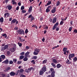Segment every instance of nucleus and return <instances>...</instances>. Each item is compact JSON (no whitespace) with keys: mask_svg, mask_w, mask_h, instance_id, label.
Listing matches in <instances>:
<instances>
[{"mask_svg":"<svg viewBox=\"0 0 77 77\" xmlns=\"http://www.w3.org/2000/svg\"><path fill=\"white\" fill-rule=\"evenodd\" d=\"M59 25V23L57 22L54 25V26H53V27L52 28V30H55V29H56V31H59V28L57 27Z\"/></svg>","mask_w":77,"mask_h":77,"instance_id":"obj_1","label":"nucleus"},{"mask_svg":"<svg viewBox=\"0 0 77 77\" xmlns=\"http://www.w3.org/2000/svg\"><path fill=\"white\" fill-rule=\"evenodd\" d=\"M17 32L19 35H22V34L23 35H24V30L19 29L17 30Z\"/></svg>","mask_w":77,"mask_h":77,"instance_id":"obj_2","label":"nucleus"},{"mask_svg":"<svg viewBox=\"0 0 77 77\" xmlns=\"http://www.w3.org/2000/svg\"><path fill=\"white\" fill-rule=\"evenodd\" d=\"M9 46V45H6L4 46V47H3L1 49V51H5V50L7 49L8 48V46Z\"/></svg>","mask_w":77,"mask_h":77,"instance_id":"obj_3","label":"nucleus"},{"mask_svg":"<svg viewBox=\"0 0 77 77\" xmlns=\"http://www.w3.org/2000/svg\"><path fill=\"white\" fill-rule=\"evenodd\" d=\"M75 57V54H70L69 55V60H71V58H72Z\"/></svg>","mask_w":77,"mask_h":77,"instance_id":"obj_4","label":"nucleus"},{"mask_svg":"<svg viewBox=\"0 0 77 77\" xmlns=\"http://www.w3.org/2000/svg\"><path fill=\"white\" fill-rule=\"evenodd\" d=\"M12 8V5H8L6 6V9H8L9 11L11 10Z\"/></svg>","mask_w":77,"mask_h":77,"instance_id":"obj_5","label":"nucleus"},{"mask_svg":"<svg viewBox=\"0 0 77 77\" xmlns=\"http://www.w3.org/2000/svg\"><path fill=\"white\" fill-rule=\"evenodd\" d=\"M41 70L43 71L44 72H45L47 71V67L45 65L43 66V67L41 69Z\"/></svg>","mask_w":77,"mask_h":77,"instance_id":"obj_6","label":"nucleus"},{"mask_svg":"<svg viewBox=\"0 0 77 77\" xmlns=\"http://www.w3.org/2000/svg\"><path fill=\"white\" fill-rule=\"evenodd\" d=\"M9 60L7 59L6 60L2 62V63H4L5 65H8L9 64Z\"/></svg>","mask_w":77,"mask_h":77,"instance_id":"obj_7","label":"nucleus"},{"mask_svg":"<svg viewBox=\"0 0 77 77\" xmlns=\"http://www.w3.org/2000/svg\"><path fill=\"white\" fill-rule=\"evenodd\" d=\"M16 50V46H14L12 48L10 49V50L11 51V52L13 53L14 52V51H15V50Z\"/></svg>","mask_w":77,"mask_h":77,"instance_id":"obj_8","label":"nucleus"},{"mask_svg":"<svg viewBox=\"0 0 77 77\" xmlns=\"http://www.w3.org/2000/svg\"><path fill=\"white\" fill-rule=\"evenodd\" d=\"M51 8V5L48 6V7L46 9V12H47V13H48V12H50V10L49 9V8Z\"/></svg>","mask_w":77,"mask_h":77,"instance_id":"obj_9","label":"nucleus"},{"mask_svg":"<svg viewBox=\"0 0 77 77\" xmlns=\"http://www.w3.org/2000/svg\"><path fill=\"white\" fill-rule=\"evenodd\" d=\"M56 21H57V18L56 17H54L53 18V20L52 21V23L54 24V23H56Z\"/></svg>","mask_w":77,"mask_h":77,"instance_id":"obj_10","label":"nucleus"},{"mask_svg":"<svg viewBox=\"0 0 77 77\" xmlns=\"http://www.w3.org/2000/svg\"><path fill=\"white\" fill-rule=\"evenodd\" d=\"M56 11V8L55 7L53 8V9L51 11V12L52 13H55Z\"/></svg>","mask_w":77,"mask_h":77,"instance_id":"obj_11","label":"nucleus"},{"mask_svg":"<svg viewBox=\"0 0 77 77\" xmlns=\"http://www.w3.org/2000/svg\"><path fill=\"white\" fill-rule=\"evenodd\" d=\"M9 74L11 76H14L15 74V73L13 71H12L9 73Z\"/></svg>","mask_w":77,"mask_h":77,"instance_id":"obj_12","label":"nucleus"},{"mask_svg":"<svg viewBox=\"0 0 77 77\" xmlns=\"http://www.w3.org/2000/svg\"><path fill=\"white\" fill-rule=\"evenodd\" d=\"M44 74V71L42 70H40L39 72V74L40 75H43V74Z\"/></svg>","mask_w":77,"mask_h":77,"instance_id":"obj_13","label":"nucleus"},{"mask_svg":"<svg viewBox=\"0 0 77 77\" xmlns=\"http://www.w3.org/2000/svg\"><path fill=\"white\" fill-rule=\"evenodd\" d=\"M32 8H33V7H32V6H30L29 7V10L28 11V12L29 13H30V12H31L32 11Z\"/></svg>","mask_w":77,"mask_h":77,"instance_id":"obj_14","label":"nucleus"},{"mask_svg":"<svg viewBox=\"0 0 77 77\" xmlns=\"http://www.w3.org/2000/svg\"><path fill=\"white\" fill-rule=\"evenodd\" d=\"M16 21H17V19H14L11 21V24H14L16 23Z\"/></svg>","mask_w":77,"mask_h":77,"instance_id":"obj_15","label":"nucleus"},{"mask_svg":"<svg viewBox=\"0 0 77 77\" xmlns=\"http://www.w3.org/2000/svg\"><path fill=\"white\" fill-rule=\"evenodd\" d=\"M11 69V68L10 67H8L6 69H5V72H8V71L9 70H10Z\"/></svg>","mask_w":77,"mask_h":77,"instance_id":"obj_16","label":"nucleus"},{"mask_svg":"<svg viewBox=\"0 0 77 77\" xmlns=\"http://www.w3.org/2000/svg\"><path fill=\"white\" fill-rule=\"evenodd\" d=\"M73 60L74 63V62H76V61H77V57H74L73 59Z\"/></svg>","mask_w":77,"mask_h":77,"instance_id":"obj_17","label":"nucleus"},{"mask_svg":"<svg viewBox=\"0 0 77 77\" xmlns=\"http://www.w3.org/2000/svg\"><path fill=\"white\" fill-rule=\"evenodd\" d=\"M52 60L53 62V63H57V61L56 59H52Z\"/></svg>","mask_w":77,"mask_h":77,"instance_id":"obj_18","label":"nucleus"},{"mask_svg":"<svg viewBox=\"0 0 77 77\" xmlns=\"http://www.w3.org/2000/svg\"><path fill=\"white\" fill-rule=\"evenodd\" d=\"M51 65L53 67H54V68H56V65L54 63H51Z\"/></svg>","mask_w":77,"mask_h":77,"instance_id":"obj_19","label":"nucleus"},{"mask_svg":"<svg viewBox=\"0 0 77 77\" xmlns=\"http://www.w3.org/2000/svg\"><path fill=\"white\" fill-rule=\"evenodd\" d=\"M63 51L64 52V54L65 55H66V49L65 48V47H64L63 48Z\"/></svg>","mask_w":77,"mask_h":77,"instance_id":"obj_20","label":"nucleus"},{"mask_svg":"<svg viewBox=\"0 0 77 77\" xmlns=\"http://www.w3.org/2000/svg\"><path fill=\"white\" fill-rule=\"evenodd\" d=\"M28 60V58H27V56H25L23 59V61H27Z\"/></svg>","mask_w":77,"mask_h":77,"instance_id":"obj_21","label":"nucleus"},{"mask_svg":"<svg viewBox=\"0 0 77 77\" xmlns=\"http://www.w3.org/2000/svg\"><path fill=\"white\" fill-rule=\"evenodd\" d=\"M61 67V65L60 63H58L57 65V68H60Z\"/></svg>","mask_w":77,"mask_h":77,"instance_id":"obj_22","label":"nucleus"},{"mask_svg":"<svg viewBox=\"0 0 77 77\" xmlns=\"http://www.w3.org/2000/svg\"><path fill=\"white\" fill-rule=\"evenodd\" d=\"M19 41L21 42H23V39L21 38V37H20V36H19Z\"/></svg>","mask_w":77,"mask_h":77,"instance_id":"obj_23","label":"nucleus"},{"mask_svg":"<svg viewBox=\"0 0 77 77\" xmlns=\"http://www.w3.org/2000/svg\"><path fill=\"white\" fill-rule=\"evenodd\" d=\"M12 5H17V2H15V0H12Z\"/></svg>","mask_w":77,"mask_h":77,"instance_id":"obj_24","label":"nucleus"},{"mask_svg":"<svg viewBox=\"0 0 77 77\" xmlns=\"http://www.w3.org/2000/svg\"><path fill=\"white\" fill-rule=\"evenodd\" d=\"M1 57L2 59H5V58L6 57V56H5V55H1Z\"/></svg>","mask_w":77,"mask_h":77,"instance_id":"obj_25","label":"nucleus"},{"mask_svg":"<svg viewBox=\"0 0 77 77\" xmlns=\"http://www.w3.org/2000/svg\"><path fill=\"white\" fill-rule=\"evenodd\" d=\"M35 51V52H36L37 53H39V52L40 51V50L39 49H36Z\"/></svg>","mask_w":77,"mask_h":77,"instance_id":"obj_26","label":"nucleus"},{"mask_svg":"<svg viewBox=\"0 0 77 77\" xmlns=\"http://www.w3.org/2000/svg\"><path fill=\"white\" fill-rule=\"evenodd\" d=\"M47 62V60L45 59L44 60V61L42 62V63L43 64H45V63H46Z\"/></svg>","mask_w":77,"mask_h":77,"instance_id":"obj_27","label":"nucleus"},{"mask_svg":"<svg viewBox=\"0 0 77 77\" xmlns=\"http://www.w3.org/2000/svg\"><path fill=\"white\" fill-rule=\"evenodd\" d=\"M31 27H35V29H38V26H36V25H32V26Z\"/></svg>","mask_w":77,"mask_h":77,"instance_id":"obj_28","label":"nucleus"},{"mask_svg":"<svg viewBox=\"0 0 77 77\" xmlns=\"http://www.w3.org/2000/svg\"><path fill=\"white\" fill-rule=\"evenodd\" d=\"M24 71L23 69H21L20 70H19V73H22L23 72H24Z\"/></svg>","mask_w":77,"mask_h":77,"instance_id":"obj_29","label":"nucleus"},{"mask_svg":"<svg viewBox=\"0 0 77 77\" xmlns=\"http://www.w3.org/2000/svg\"><path fill=\"white\" fill-rule=\"evenodd\" d=\"M2 36H5V38H7V35H6V33H4V34H2Z\"/></svg>","mask_w":77,"mask_h":77,"instance_id":"obj_30","label":"nucleus"},{"mask_svg":"<svg viewBox=\"0 0 77 77\" xmlns=\"http://www.w3.org/2000/svg\"><path fill=\"white\" fill-rule=\"evenodd\" d=\"M43 26H45V28H44L45 29H46V30L48 29V27L46 25H43Z\"/></svg>","mask_w":77,"mask_h":77,"instance_id":"obj_31","label":"nucleus"},{"mask_svg":"<svg viewBox=\"0 0 77 77\" xmlns=\"http://www.w3.org/2000/svg\"><path fill=\"white\" fill-rule=\"evenodd\" d=\"M0 22L3 23V17H2L0 19Z\"/></svg>","mask_w":77,"mask_h":77,"instance_id":"obj_32","label":"nucleus"},{"mask_svg":"<svg viewBox=\"0 0 77 77\" xmlns=\"http://www.w3.org/2000/svg\"><path fill=\"white\" fill-rule=\"evenodd\" d=\"M60 2L58 1L57 2V3L56 4V6H59V5H60Z\"/></svg>","mask_w":77,"mask_h":77,"instance_id":"obj_33","label":"nucleus"},{"mask_svg":"<svg viewBox=\"0 0 77 77\" xmlns=\"http://www.w3.org/2000/svg\"><path fill=\"white\" fill-rule=\"evenodd\" d=\"M24 57V56L23 55L20 56L19 57L20 59H23Z\"/></svg>","mask_w":77,"mask_h":77,"instance_id":"obj_34","label":"nucleus"},{"mask_svg":"<svg viewBox=\"0 0 77 77\" xmlns=\"http://www.w3.org/2000/svg\"><path fill=\"white\" fill-rule=\"evenodd\" d=\"M21 12L22 14H25V13L26 12V10H22L21 11Z\"/></svg>","mask_w":77,"mask_h":77,"instance_id":"obj_35","label":"nucleus"},{"mask_svg":"<svg viewBox=\"0 0 77 77\" xmlns=\"http://www.w3.org/2000/svg\"><path fill=\"white\" fill-rule=\"evenodd\" d=\"M29 54H30V52H28L25 54V56H27V55H29Z\"/></svg>","mask_w":77,"mask_h":77,"instance_id":"obj_36","label":"nucleus"},{"mask_svg":"<svg viewBox=\"0 0 77 77\" xmlns=\"http://www.w3.org/2000/svg\"><path fill=\"white\" fill-rule=\"evenodd\" d=\"M19 71H20V70H18L17 71H16V73H15L16 75H18V73H19Z\"/></svg>","mask_w":77,"mask_h":77,"instance_id":"obj_37","label":"nucleus"},{"mask_svg":"<svg viewBox=\"0 0 77 77\" xmlns=\"http://www.w3.org/2000/svg\"><path fill=\"white\" fill-rule=\"evenodd\" d=\"M13 63H14V62L12 60H10L9 61V63L10 64H13Z\"/></svg>","mask_w":77,"mask_h":77,"instance_id":"obj_38","label":"nucleus"},{"mask_svg":"<svg viewBox=\"0 0 77 77\" xmlns=\"http://www.w3.org/2000/svg\"><path fill=\"white\" fill-rule=\"evenodd\" d=\"M33 54H34V55H38V53L37 52H35V51H34L33 53Z\"/></svg>","mask_w":77,"mask_h":77,"instance_id":"obj_39","label":"nucleus"},{"mask_svg":"<svg viewBox=\"0 0 77 77\" xmlns=\"http://www.w3.org/2000/svg\"><path fill=\"white\" fill-rule=\"evenodd\" d=\"M32 59H37V56H34L33 57H32Z\"/></svg>","mask_w":77,"mask_h":77,"instance_id":"obj_40","label":"nucleus"},{"mask_svg":"<svg viewBox=\"0 0 77 77\" xmlns=\"http://www.w3.org/2000/svg\"><path fill=\"white\" fill-rule=\"evenodd\" d=\"M18 45L19 46V47H22V44L21 43H20V42H18Z\"/></svg>","mask_w":77,"mask_h":77,"instance_id":"obj_41","label":"nucleus"},{"mask_svg":"<svg viewBox=\"0 0 77 77\" xmlns=\"http://www.w3.org/2000/svg\"><path fill=\"white\" fill-rule=\"evenodd\" d=\"M48 3H47V5H51V1H48Z\"/></svg>","mask_w":77,"mask_h":77,"instance_id":"obj_42","label":"nucleus"},{"mask_svg":"<svg viewBox=\"0 0 77 77\" xmlns=\"http://www.w3.org/2000/svg\"><path fill=\"white\" fill-rule=\"evenodd\" d=\"M29 32V31L28 30V29H26L25 31V33L26 34H27Z\"/></svg>","mask_w":77,"mask_h":77,"instance_id":"obj_43","label":"nucleus"},{"mask_svg":"<svg viewBox=\"0 0 77 77\" xmlns=\"http://www.w3.org/2000/svg\"><path fill=\"white\" fill-rule=\"evenodd\" d=\"M72 27H71L69 28V32H71V31L72 30Z\"/></svg>","mask_w":77,"mask_h":77,"instance_id":"obj_44","label":"nucleus"},{"mask_svg":"<svg viewBox=\"0 0 77 77\" xmlns=\"http://www.w3.org/2000/svg\"><path fill=\"white\" fill-rule=\"evenodd\" d=\"M35 20V17H32L31 19V21H32L33 20Z\"/></svg>","mask_w":77,"mask_h":77,"instance_id":"obj_45","label":"nucleus"},{"mask_svg":"<svg viewBox=\"0 0 77 77\" xmlns=\"http://www.w3.org/2000/svg\"><path fill=\"white\" fill-rule=\"evenodd\" d=\"M31 62V63H33V64H35V60H32Z\"/></svg>","mask_w":77,"mask_h":77,"instance_id":"obj_46","label":"nucleus"},{"mask_svg":"<svg viewBox=\"0 0 77 77\" xmlns=\"http://www.w3.org/2000/svg\"><path fill=\"white\" fill-rule=\"evenodd\" d=\"M55 73H52L51 74V77H54L55 76V74H54Z\"/></svg>","mask_w":77,"mask_h":77,"instance_id":"obj_47","label":"nucleus"},{"mask_svg":"<svg viewBox=\"0 0 77 77\" xmlns=\"http://www.w3.org/2000/svg\"><path fill=\"white\" fill-rule=\"evenodd\" d=\"M20 9H21V10H22L24 9V6H22L21 7Z\"/></svg>","mask_w":77,"mask_h":77,"instance_id":"obj_48","label":"nucleus"},{"mask_svg":"<svg viewBox=\"0 0 77 77\" xmlns=\"http://www.w3.org/2000/svg\"><path fill=\"white\" fill-rule=\"evenodd\" d=\"M13 61L14 63H16L17 62V60L16 59H14L13 60Z\"/></svg>","mask_w":77,"mask_h":77,"instance_id":"obj_49","label":"nucleus"},{"mask_svg":"<svg viewBox=\"0 0 77 77\" xmlns=\"http://www.w3.org/2000/svg\"><path fill=\"white\" fill-rule=\"evenodd\" d=\"M7 55H9L11 54V52L10 51H8L7 52Z\"/></svg>","mask_w":77,"mask_h":77,"instance_id":"obj_50","label":"nucleus"},{"mask_svg":"<svg viewBox=\"0 0 77 77\" xmlns=\"http://www.w3.org/2000/svg\"><path fill=\"white\" fill-rule=\"evenodd\" d=\"M63 23H64L63 21H61V22H60V25H62L63 24Z\"/></svg>","mask_w":77,"mask_h":77,"instance_id":"obj_51","label":"nucleus"},{"mask_svg":"<svg viewBox=\"0 0 77 77\" xmlns=\"http://www.w3.org/2000/svg\"><path fill=\"white\" fill-rule=\"evenodd\" d=\"M33 69V67H31L29 68H28V70L29 71H31L32 69Z\"/></svg>","mask_w":77,"mask_h":77,"instance_id":"obj_52","label":"nucleus"},{"mask_svg":"<svg viewBox=\"0 0 77 77\" xmlns=\"http://www.w3.org/2000/svg\"><path fill=\"white\" fill-rule=\"evenodd\" d=\"M21 63H22V62H21V61H18L17 64L18 65H19L20 64H21Z\"/></svg>","mask_w":77,"mask_h":77,"instance_id":"obj_53","label":"nucleus"},{"mask_svg":"<svg viewBox=\"0 0 77 77\" xmlns=\"http://www.w3.org/2000/svg\"><path fill=\"white\" fill-rule=\"evenodd\" d=\"M73 32L75 33H77V30L76 29H74Z\"/></svg>","mask_w":77,"mask_h":77,"instance_id":"obj_54","label":"nucleus"},{"mask_svg":"<svg viewBox=\"0 0 77 77\" xmlns=\"http://www.w3.org/2000/svg\"><path fill=\"white\" fill-rule=\"evenodd\" d=\"M24 53H25L24 52H23L20 53V55H24Z\"/></svg>","mask_w":77,"mask_h":77,"instance_id":"obj_55","label":"nucleus"},{"mask_svg":"<svg viewBox=\"0 0 77 77\" xmlns=\"http://www.w3.org/2000/svg\"><path fill=\"white\" fill-rule=\"evenodd\" d=\"M45 38L43 37V38L42 39V42H45Z\"/></svg>","mask_w":77,"mask_h":77,"instance_id":"obj_56","label":"nucleus"},{"mask_svg":"<svg viewBox=\"0 0 77 77\" xmlns=\"http://www.w3.org/2000/svg\"><path fill=\"white\" fill-rule=\"evenodd\" d=\"M69 60L67 59V60H66V63H69Z\"/></svg>","mask_w":77,"mask_h":77,"instance_id":"obj_57","label":"nucleus"},{"mask_svg":"<svg viewBox=\"0 0 77 77\" xmlns=\"http://www.w3.org/2000/svg\"><path fill=\"white\" fill-rule=\"evenodd\" d=\"M8 13H5L4 14V17L5 18H6V15H8Z\"/></svg>","mask_w":77,"mask_h":77,"instance_id":"obj_58","label":"nucleus"},{"mask_svg":"<svg viewBox=\"0 0 77 77\" xmlns=\"http://www.w3.org/2000/svg\"><path fill=\"white\" fill-rule=\"evenodd\" d=\"M32 17H33V16H32V15L30 14L28 18H32Z\"/></svg>","mask_w":77,"mask_h":77,"instance_id":"obj_59","label":"nucleus"},{"mask_svg":"<svg viewBox=\"0 0 77 77\" xmlns=\"http://www.w3.org/2000/svg\"><path fill=\"white\" fill-rule=\"evenodd\" d=\"M26 50H29V46H26Z\"/></svg>","mask_w":77,"mask_h":77,"instance_id":"obj_60","label":"nucleus"},{"mask_svg":"<svg viewBox=\"0 0 77 77\" xmlns=\"http://www.w3.org/2000/svg\"><path fill=\"white\" fill-rule=\"evenodd\" d=\"M18 5L19 6H20L21 5V3L20 2H19L18 3Z\"/></svg>","mask_w":77,"mask_h":77,"instance_id":"obj_61","label":"nucleus"},{"mask_svg":"<svg viewBox=\"0 0 77 77\" xmlns=\"http://www.w3.org/2000/svg\"><path fill=\"white\" fill-rule=\"evenodd\" d=\"M50 70H51V72H52L53 71H54V69L53 68H51L50 69Z\"/></svg>","mask_w":77,"mask_h":77,"instance_id":"obj_62","label":"nucleus"},{"mask_svg":"<svg viewBox=\"0 0 77 77\" xmlns=\"http://www.w3.org/2000/svg\"><path fill=\"white\" fill-rule=\"evenodd\" d=\"M19 6H18L17 8H16V10L17 11H18V10H19Z\"/></svg>","mask_w":77,"mask_h":77,"instance_id":"obj_63","label":"nucleus"},{"mask_svg":"<svg viewBox=\"0 0 77 77\" xmlns=\"http://www.w3.org/2000/svg\"><path fill=\"white\" fill-rule=\"evenodd\" d=\"M25 72H27L28 73H29V71H28V70H27V69H25Z\"/></svg>","mask_w":77,"mask_h":77,"instance_id":"obj_64","label":"nucleus"}]
</instances>
